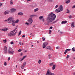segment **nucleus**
Wrapping results in <instances>:
<instances>
[{
	"label": "nucleus",
	"instance_id": "obj_53",
	"mask_svg": "<svg viewBox=\"0 0 75 75\" xmlns=\"http://www.w3.org/2000/svg\"><path fill=\"white\" fill-rule=\"evenodd\" d=\"M50 29H52V27L51 26L50 28Z\"/></svg>",
	"mask_w": 75,
	"mask_h": 75
},
{
	"label": "nucleus",
	"instance_id": "obj_34",
	"mask_svg": "<svg viewBox=\"0 0 75 75\" xmlns=\"http://www.w3.org/2000/svg\"><path fill=\"white\" fill-rule=\"evenodd\" d=\"M49 65L50 66H52L54 65V64L53 63H50Z\"/></svg>",
	"mask_w": 75,
	"mask_h": 75
},
{
	"label": "nucleus",
	"instance_id": "obj_57",
	"mask_svg": "<svg viewBox=\"0 0 75 75\" xmlns=\"http://www.w3.org/2000/svg\"><path fill=\"white\" fill-rule=\"evenodd\" d=\"M20 55L21 56H22V55H23V53H21L20 54Z\"/></svg>",
	"mask_w": 75,
	"mask_h": 75
},
{
	"label": "nucleus",
	"instance_id": "obj_24",
	"mask_svg": "<svg viewBox=\"0 0 75 75\" xmlns=\"http://www.w3.org/2000/svg\"><path fill=\"white\" fill-rule=\"evenodd\" d=\"M10 4L11 5L13 4V1L12 0H10Z\"/></svg>",
	"mask_w": 75,
	"mask_h": 75
},
{
	"label": "nucleus",
	"instance_id": "obj_42",
	"mask_svg": "<svg viewBox=\"0 0 75 75\" xmlns=\"http://www.w3.org/2000/svg\"><path fill=\"white\" fill-rule=\"evenodd\" d=\"M56 49H58V50H59V46L56 47Z\"/></svg>",
	"mask_w": 75,
	"mask_h": 75
},
{
	"label": "nucleus",
	"instance_id": "obj_54",
	"mask_svg": "<svg viewBox=\"0 0 75 75\" xmlns=\"http://www.w3.org/2000/svg\"><path fill=\"white\" fill-rule=\"evenodd\" d=\"M2 5V4H0V7H1V6Z\"/></svg>",
	"mask_w": 75,
	"mask_h": 75
},
{
	"label": "nucleus",
	"instance_id": "obj_60",
	"mask_svg": "<svg viewBox=\"0 0 75 75\" xmlns=\"http://www.w3.org/2000/svg\"><path fill=\"white\" fill-rule=\"evenodd\" d=\"M50 58H51V57H49V59H50Z\"/></svg>",
	"mask_w": 75,
	"mask_h": 75
},
{
	"label": "nucleus",
	"instance_id": "obj_15",
	"mask_svg": "<svg viewBox=\"0 0 75 75\" xmlns=\"http://www.w3.org/2000/svg\"><path fill=\"white\" fill-rule=\"evenodd\" d=\"M14 31L13 30V31H11L10 33L11 35H14Z\"/></svg>",
	"mask_w": 75,
	"mask_h": 75
},
{
	"label": "nucleus",
	"instance_id": "obj_28",
	"mask_svg": "<svg viewBox=\"0 0 75 75\" xmlns=\"http://www.w3.org/2000/svg\"><path fill=\"white\" fill-rule=\"evenodd\" d=\"M21 69H24V66L21 65Z\"/></svg>",
	"mask_w": 75,
	"mask_h": 75
},
{
	"label": "nucleus",
	"instance_id": "obj_64",
	"mask_svg": "<svg viewBox=\"0 0 75 75\" xmlns=\"http://www.w3.org/2000/svg\"><path fill=\"white\" fill-rule=\"evenodd\" d=\"M26 69H24V71H25Z\"/></svg>",
	"mask_w": 75,
	"mask_h": 75
},
{
	"label": "nucleus",
	"instance_id": "obj_22",
	"mask_svg": "<svg viewBox=\"0 0 75 75\" xmlns=\"http://www.w3.org/2000/svg\"><path fill=\"white\" fill-rule=\"evenodd\" d=\"M55 68V65H54L52 68V70H54Z\"/></svg>",
	"mask_w": 75,
	"mask_h": 75
},
{
	"label": "nucleus",
	"instance_id": "obj_43",
	"mask_svg": "<svg viewBox=\"0 0 75 75\" xmlns=\"http://www.w3.org/2000/svg\"><path fill=\"white\" fill-rule=\"evenodd\" d=\"M58 5H57L55 6V8H58Z\"/></svg>",
	"mask_w": 75,
	"mask_h": 75
},
{
	"label": "nucleus",
	"instance_id": "obj_12",
	"mask_svg": "<svg viewBox=\"0 0 75 75\" xmlns=\"http://www.w3.org/2000/svg\"><path fill=\"white\" fill-rule=\"evenodd\" d=\"M16 11V9L15 8H12L11 9V11L12 12V13H13V12H15Z\"/></svg>",
	"mask_w": 75,
	"mask_h": 75
},
{
	"label": "nucleus",
	"instance_id": "obj_31",
	"mask_svg": "<svg viewBox=\"0 0 75 75\" xmlns=\"http://www.w3.org/2000/svg\"><path fill=\"white\" fill-rule=\"evenodd\" d=\"M17 27H18L17 26H16L15 29L13 30V31H15L16 30H17Z\"/></svg>",
	"mask_w": 75,
	"mask_h": 75
},
{
	"label": "nucleus",
	"instance_id": "obj_55",
	"mask_svg": "<svg viewBox=\"0 0 75 75\" xmlns=\"http://www.w3.org/2000/svg\"><path fill=\"white\" fill-rule=\"evenodd\" d=\"M44 24H45V25H47V23H44Z\"/></svg>",
	"mask_w": 75,
	"mask_h": 75
},
{
	"label": "nucleus",
	"instance_id": "obj_21",
	"mask_svg": "<svg viewBox=\"0 0 75 75\" xmlns=\"http://www.w3.org/2000/svg\"><path fill=\"white\" fill-rule=\"evenodd\" d=\"M71 2V1L70 0H68L66 1L65 2V3H66L67 4H68V3H69Z\"/></svg>",
	"mask_w": 75,
	"mask_h": 75
},
{
	"label": "nucleus",
	"instance_id": "obj_46",
	"mask_svg": "<svg viewBox=\"0 0 75 75\" xmlns=\"http://www.w3.org/2000/svg\"><path fill=\"white\" fill-rule=\"evenodd\" d=\"M25 64H26V62H25L23 64V66H25Z\"/></svg>",
	"mask_w": 75,
	"mask_h": 75
},
{
	"label": "nucleus",
	"instance_id": "obj_62",
	"mask_svg": "<svg viewBox=\"0 0 75 75\" xmlns=\"http://www.w3.org/2000/svg\"><path fill=\"white\" fill-rule=\"evenodd\" d=\"M33 47V45H32L31 46V47Z\"/></svg>",
	"mask_w": 75,
	"mask_h": 75
},
{
	"label": "nucleus",
	"instance_id": "obj_51",
	"mask_svg": "<svg viewBox=\"0 0 75 75\" xmlns=\"http://www.w3.org/2000/svg\"><path fill=\"white\" fill-rule=\"evenodd\" d=\"M75 7V5H74L72 7L73 8H74Z\"/></svg>",
	"mask_w": 75,
	"mask_h": 75
},
{
	"label": "nucleus",
	"instance_id": "obj_29",
	"mask_svg": "<svg viewBox=\"0 0 75 75\" xmlns=\"http://www.w3.org/2000/svg\"><path fill=\"white\" fill-rule=\"evenodd\" d=\"M8 36H11V35L10 33H9L8 34Z\"/></svg>",
	"mask_w": 75,
	"mask_h": 75
},
{
	"label": "nucleus",
	"instance_id": "obj_27",
	"mask_svg": "<svg viewBox=\"0 0 75 75\" xmlns=\"http://www.w3.org/2000/svg\"><path fill=\"white\" fill-rule=\"evenodd\" d=\"M19 21V20L17 19L15 21V23H18Z\"/></svg>",
	"mask_w": 75,
	"mask_h": 75
},
{
	"label": "nucleus",
	"instance_id": "obj_17",
	"mask_svg": "<svg viewBox=\"0 0 75 75\" xmlns=\"http://www.w3.org/2000/svg\"><path fill=\"white\" fill-rule=\"evenodd\" d=\"M67 23V21H63L62 22L61 24H66Z\"/></svg>",
	"mask_w": 75,
	"mask_h": 75
},
{
	"label": "nucleus",
	"instance_id": "obj_19",
	"mask_svg": "<svg viewBox=\"0 0 75 75\" xmlns=\"http://www.w3.org/2000/svg\"><path fill=\"white\" fill-rule=\"evenodd\" d=\"M35 15H30L29 16V17H30V18H33V17H35Z\"/></svg>",
	"mask_w": 75,
	"mask_h": 75
},
{
	"label": "nucleus",
	"instance_id": "obj_3",
	"mask_svg": "<svg viewBox=\"0 0 75 75\" xmlns=\"http://www.w3.org/2000/svg\"><path fill=\"white\" fill-rule=\"evenodd\" d=\"M63 10V8H62V6L61 5L58 8V9H56L55 10V11L56 13H59V12H60L61 11H62Z\"/></svg>",
	"mask_w": 75,
	"mask_h": 75
},
{
	"label": "nucleus",
	"instance_id": "obj_63",
	"mask_svg": "<svg viewBox=\"0 0 75 75\" xmlns=\"http://www.w3.org/2000/svg\"><path fill=\"white\" fill-rule=\"evenodd\" d=\"M16 68H17V66H16Z\"/></svg>",
	"mask_w": 75,
	"mask_h": 75
},
{
	"label": "nucleus",
	"instance_id": "obj_38",
	"mask_svg": "<svg viewBox=\"0 0 75 75\" xmlns=\"http://www.w3.org/2000/svg\"><path fill=\"white\" fill-rule=\"evenodd\" d=\"M4 42H7V40H3Z\"/></svg>",
	"mask_w": 75,
	"mask_h": 75
},
{
	"label": "nucleus",
	"instance_id": "obj_49",
	"mask_svg": "<svg viewBox=\"0 0 75 75\" xmlns=\"http://www.w3.org/2000/svg\"><path fill=\"white\" fill-rule=\"evenodd\" d=\"M4 65H5V66H6V65H7V63L5 62L4 63Z\"/></svg>",
	"mask_w": 75,
	"mask_h": 75
},
{
	"label": "nucleus",
	"instance_id": "obj_6",
	"mask_svg": "<svg viewBox=\"0 0 75 75\" xmlns=\"http://www.w3.org/2000/svg\"><path fill=\"white\" fill-rule=\"evenodd\" d=\"M47 45H48V43L47 42L43 43V45L42 46L43 48H45Z\"/></svg>",
	"mask_w": 75,
	"mask_h": 75
},
{
	"label": "nucleus",
	"instance_id": "obj_36",
	"mask_svg": "<svg viewBox=\"0 0 75 75\" xmlns=\"http://www.w3.org/2000/svg\"><path fill=\"white\" fill-rule=\"evenodd\" d=\"M69 55H68L67 56V57H66V59H68V58H69Z\"/></svg>",
	"mask_w": 75,
	"mask_h": 75
},
{
	"label": "nucleus",
	"instance_id": "obj_23",
	"mask_svg": "<svg viewBox=\"0 0 75 75\" xmlns=\"http://www.w3.org/2000/svg\"><path fill=\"white\" fill-rule=\"evenodd\" d=\"M75 48L74 47H73L71 49V50L73 52H75Z\"/></svg>",
	"mask_w": 75,
	"mask_h": 75
},
{
	"label": "nucleus",
	"instance_id": "obj_7",
	"mask_svg": "<svg viewBox=\"0 0 75 75\" xmlns=\"http://www.w3.org/2000/svg\"><path fill=\"white\" fill-rule=\"evenodd\" d=\"M28 21L29 23L30 24H32V23H33V19H32L31 18H29L28 20Z\"/></svg>",
	"mask_w": 75,
	"mask_h": 75
},
{
	"label": "nucleus",
	"instance_id": "obj_1",
	"mask_svg": "<svg viewBox=\"0 0 75 75\" xmlns=\"http://www.w3.org/2000/svg\"><path fill=\"white\" fill-rule=\"evenodd\" d=\"M56 18V15L53 12H51L50 14L48 15L47 18L46 20L48 24H50L52 25L54 24H55L57 22V21H56L52 22L53 21H54Z\"/></svg>",
	"mask_w": 75,
	"mask_h": 75
},
{
	"label": "nucleus",
	"instance_id": "obj_40",
	"mask_svg": "<svg viewBox=\"0 0 75 75\" xmlns=\"http://www.w3.org/2000/svg\"><path fill=\"white\" fill-rule=\"evenodd\" d=\"M67 52H68V51H67V50H66L64 52L65 54H66L67 53Z\"/></svg>",
	"mask_w": 75,
	"mask_h": 75
},
{
	"label": "nucleus",
	"instance_id": "obj_10",
	"mask_svg": "<svg viewBox=\"0 0 75 75\" xmlns=\"http://www.w3.org/2000/svg\"><path fill=\"white\" fill-rule=\"evenodd\" d=\"M26 57V56H23L22 59H19V61H20V62H21V61H22L24 59V58H25Z\"/></svg>",
	"mask_w": 75,
	"mask_h": 75
},
{
	"label": "nucleus",
	"instance_id": "obj_33",
	"mask_svg": "<svg viewBox=\"0 0 75 75\" xmlns=\"http://www.w3.org/2000/svg\"><path fill=\"white\" fill-rule=\"evenodd\" d=\"M53 0H48V2H52V1Z\"/></svg>",
	"mask_w": 75,
	"mask_h": 75
},
{
	"label": "nucleus",
	"instance_id": "obj_11",
	"mask_svg": "<svg viewBox=\"0 0 75 75\" xmlns=\"http://www.w3.org/2000/svg\"><path fill=\"white\" fill-rule=\"evenodd\" d=\"M45 48L46 50H51V49H52V48L50 46H47Z\"/></svg>",
	"mask_w": 75,
	"mask_h": 75
},
{
	"label": "nucleus",
	"instance_id": "obj_9",
	"mask_svg": "<svg viewBox=\"0 0 75 75\" xmlns=\"http://www.w3.org/2000/svg\"><path fill=\"white\" fill-rule=\"evenodd\" d=\"M10 13V11H6L4 13V15H6V14H8Z\"/></svg>",
	"mask_w": 75,
	"mask_h": 75
},
{
	"label": "nucleus",
	"instance_id": "obj_52",
	"mask_svg": "<svg viewBox=\"0 0 75 75\" xmlns=\"http://www.w3.org/2000/svg\"><path fill=\"white\" fill-rule=\"evenodd\" d=\"M25 37V35H23L22 36V37H23V38H24Z\"/></svg>",
	"mask_w": 75,
	"mask_h": 75
},
{
	"label": "nucleus",
	"instance_id": "obj_48",
	"mask_svg": "<svg viewBox=\"0 0 75 75\" xmlns=\"http://www.w3.org/2000/svg\"><path fill=\"white\" fill-rule=\"evenodd\" d=\"M14 44V42H11V44Z\"/></svg>",
	"mask_w": 75,
	"mask_h": 75
},
{
	"label": "nucleus",
	"instance_id": "obj_47",
	"mask_svg": "<svg viewBox=\"0 0 75 75\" xmlns=\"http://www.w3.org/2000/svg\"><path fill=\"white\" fill-rule=\"evenodd\" d=\"M34 7H36L37 6V4H34Z\"/></svg>",
	"mask_w": 75,
	"mask_h": 75
},
{
	"label": "nucleus",
	"instance_id": "obj_14",
	"mask_svg": "<svg viewBox=\"0 0 75 75\" xmlns=\"http://www.w3.org/2000/svg\"><path fill=\"white\" fill-rule=\"evenodd\" d=\"M7 28H5L1 30V31H6L7 30Z\"/></svg>",
	"mask_w": 75,
	"mask_h": 75
},
{
	"label": "nucleus",
	"instance_id": "obj_32",
	"mask_svg": "<svg viewBox=\"0 0 75 75\" xmlns=\"http://www.w3.org/2000/svg\"><path fill=\"white\" fill-rule=\"evenodd\" d=\"M21 51H22V50H21V49H19V50H18V52H21Z\"/></svg>",
	"mask_w": 75,
	"mask_h": 75
},
{
	"label": "nucleus",
	"instance_id": "obj_5",
	"mask_svg": "<svg viewBox=\"0 0 75 75\" xmlns=\"http://www.w3.org/2000/svg\"><path fill=\"white\" fill-rule=\"evenodd\" d=\"M4 52L5 54L7 52V47L6 46L4 47Z\"/></svg>",
	"mask_w": 75,
	"mask_h": 75
},
{
	"label": "nucleus",
	"instance_id": "obj_8",
	"mask_svg": "<svg viewBox=\"0 0 75 75\" xmlns=\"http://www.w3.org/2000/svg\"><path fill=\"white\" fill-rule=\"evenodd\" d=\"M50 74V75H54V73H50V71H47V74L46 75H47V74Z\"/></svg>",
	"mask_w": 75,
	"mask_h": 75
},
{
	"label": "nucleus",
	"instance_id": "obj_26",
	"mask_svg": "<svg viewBox=\"0 0 75 75\" xmlns=\"http://www.w3.org/2000/svg\"><path fill=\"white\" fill-rule=\"evenodd\" d=\"M39 18L40 19V20H41V19H42V18H43V16H40Z\"/></svg>",
	"mask_w": 75,
	"mask_h": 75
},
{
	"label": "nucleus",
	"instance_id": "obj_56",
	"mask_svg": "<svg viewBox=\"0 0 75 75\" xmlns=\"http://www.w3.org/2000/svg\"><path fill=\"white\" fill-rule=\"evenodd\" d=\"M27 1L28 2V1H31V0H27Z\"/></svg>",
	"mask_w": 75,
	"mask_h": 75
},
{
	"label": "nucleus",
	"instance_id": "obj_50",
	"mask_svg": "<svg viewBox=\"0 0 75 75\" xmlns=\"http://www.w3.org/2000/svg\"><path fill=\"white\" fill-rule=\"evenodd\" d=\"M10 57H9L8 59V61H10Z\"/></svg>",
	"mask_w": 75,
	"mask_h": 75
},
{
	"label": "nucleus",
	"instance_id": "obj_25",
	"mask_svg": "<svg viewBox=\"0 0 75 75\" xmlns=\"http://www.w3.org/2000/svg\"><path fill=\"white\" fill-rule=\"evenodd\" d=\"M25 24H26V25H29L30 23L26 22L25 23Z\"/></svg>",
	"mask_w": 75,
	"mask_h": 75
},
{
	"label": "nucleus",
	"instance_id": "obj_4",
	"mask_svg": "<svg viewBox=\"0 0 75 75\" xmlns=\"http://www.w3.org/2000/svg\"><path fill=\"white\" fill-rule=\"evenodd\" d=\"M8 54H13L14 51L13 50V49L9 47V50H8Z\"/></svg>",
	"mask_w": 75,
	"mask_h": 75
},
{
	"label": "nucleus",
	"instance_id": "obj_20",
	"mask_svg": "<svg viewBox=\"0 0 75 75\" xmlns=\"http://www.w3.org/2000/svg\"><path fill=\"white\" fill-rule=\"evenodd\" d=\"M11 18V17H9V18H8V20L4 21H5V22H6V21H10Z\"/></svg>",
	"mask_w": 75,
	"mask_h": 75
},
{
	"label": "nucleus",
	"instance_id": "obj_41",
	"mask_svg": "<svg viewBox=\"0 0 75 75\" xmlns=\"http://www.w3.org/2000/svg\"><path fill=\"white\" fill-rule=\"evenodd\" d=\"M67 11L66 12V13H69V11L68 10V9L67 10Z\"/></svg>",
	"mask_w": 75,
	"mask_h": 75
},
{
	"label": "nucleus",
	"instance_id": "obj_61",
	"mask_svg": "<svg viewBox=\"0 0 75 75\" xmlns=\"http://www.w3.org/2000/svg\"><path fill=\"white\" fill-rule=\"evenodd\" d=\"M37 42L38 43H39V42H38V41H37Z\"/></svg>",
	"mask_w": 75,
	"mask_h": 75
},
{
	"label": "nucleus",
	"instance_id": "obj_45",
	"mask_svg": "<svg viewBox=\"0 0 75 75\" xmlns=\"http://www.w3.org/2000/svg\"><path fill=\"white\" fill-rule=\"evenodd\" d=\"M42 40H43V41H45V38L44 37H43L42 38Z\"/></svg>",
	"mask_w": 75,
	"mask_h": 75
},
{
	"label": "nucleus",
	"instance_id": "obj_59",
	"mask_svg": "<svg viewBox=\"0 0 75 75\" xmlns=\"http://www.w3.org/2000/svg\"><path fill=\"white\" fill-rule=\"evenodd\" d=\"M42 21H43V22L44 21V19H42Z\"/></svg>",
	"mask_w": 75,
	"mask_h": 75
},
{
	"label": "nucleus",
	"instance_id": "obj_18",
	"mask_svg": "<svg viewBox=\"0 0 75 75\" xmlns=\"http://www.w3.org/2000/svg\"><path fill=\"white\" fill-rule=\"evenodd\" d=\"M38 10H39V9H38V8H36L34 9V12H36V11H38Z\"/></svg>",
	"mask_w": 75,
	"mask_h": 75
},
{
	"label": "nucleus",
	"instance_id": "obj_37",
	"mask_svg": "<svg viewBox=\"0 0 75 75\" xmlns=\"http://www.w3.org/2000/svg\"><path fill=\"white\" fill-rule=\"evenodd\" d=\"M41 60H39L38 61V63L39 64H41Z\"/></svg>",
	"mask_w": 75,
	"mask_h": 75
},
{
	"label": "nucleus",
	"instance_id": "obj_44",
	"mask_svg": "<svg viewBox=\"0 0 75 75\" xmlns=\"http://www.w3.org/2000/svg\"><path fill=\"white\" fill-rule=\"evenodd\" d=\"M66 50H67V51H71V49H67Z\"/></svg>",
	"mask_w": 75,
	"mask_h": 75
},
{
	"label": "nucleus",
	"instance_id": "obj_16",
	"mask_svg": "<svg viewBox=\"0 0 75 75\" xmlns=\"http://www.w3.org/2000/svg\"><path fill=\"white\" fill-rule=\"evenodd\" d=\"M74 22H72V23L71 24V26L72 28H74L75 27V25H74Z\"/></svg>",
	"mask_w": 75,
	"mask_h": 75
},
{
	"label": "nucleus",
	"instance_id": "obj_35",
	"mask_svg": "<svg viewBox=\"0 0 75 75\" xmlns=\"http://www.w3.org/2000/svg\"><path fill=\"white\" fill-rule=\"evenodd\" d=\"M69 18H72V16H69Z\"/></svg>",
	"mask_w": 75,
	"mask_h": 75
},
{
	"label": "nucleus",
	"instance_id": "obj_58",
	"mask_svg": "<svg viewBox=\"0 0 75 75\" xmlns=\"http://www.w3.org/2000/svg\"><path fill=\"white\" fill-rule=\"evenodd\" d=\"M19 44H20V45H21V42H19Z\"/></svg>",
	"mask_w": 75,
	"mask_h": 75
},
{
	"label": "nucleus",
	"instance_id": "obj_13",
	"mask_svg": "<svg viewBox=\"0 0 75 75\" xmlns=\"http://www.w3.org/2000/svg\"><path fill=\"white\" fill-rule=\"evenodd\" d=\"M24 13L22 12H19L18 13V16H23Z\"/></svg>",
	"mask_w": 75,
	"mask_h": 75
},
{
	"label": "nucleus",
	"instance_id": "obj_39",
	"mask_svg": "<svg viewBox=\"0 0 75 75\" xmlns=\"http://www.w3.org/2000/svg\"><path fill=\"white\" fill-rule=\"evenodd\" d=\"M51 30H49V34H51Z\"/></svg>",
	"mask_w": 75,
	"mask_h": 75
},
{
	"label": "nucleus",
	"instance_id": "obj_30",
	"mask_svg": "<svg viewBox=\"0 0 75 75\" xmlns=\"http://www.w3.org/2000/svg\"><path fill=\"white\" fill-rule=\"evenodd\" d=\"M21 31L20 30V33H18V35H20V34H21Z\"/></svg>",
	"mask_w": 75,
	"mask_h": 75
},
{
	"label": "nucleus",
	"instance_id": "obj_2",
	"mask_svg": "<svg viewBox=\"0 0 75 75\" xmlns=\"http://www.w3.org/2000/svg\"><path fill=\"white\" fill-rule=\"evenodd\" d=\"M8 24H10V23H12V25L13 26H15L16 25V21H14L13 19V18L12 17H11V19L9 22H8Z\"/></svg>",
	"mask_w": 75,
	"mask_h": 75
}]
</instances>
